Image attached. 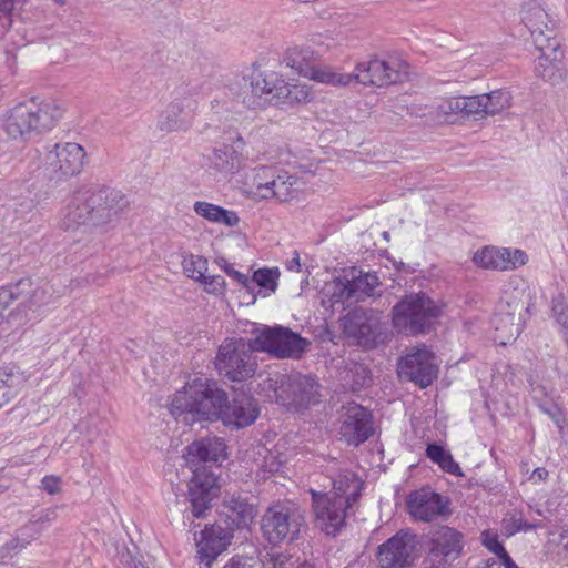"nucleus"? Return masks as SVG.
Returning a JSON list of instances; mask_svg holds the SVG:
<instances>
[{
	"label": "nucleus",
	"instance_id": "f257e3e1",
	"mask_svg": "<svg viewBox=\"0 0 568 568\" xmlns=\"http://www.w3.org/2000/svg\"><path fill=\"white\" fill-rule=\"evenodd\" d=\"M128 205L123 193L108 186H82L61 211V227L91 232L110 224Z\"/></svg>",
	"mask_w": 568,
	"mask_h": 568
},
{
	"label": "nucleus",
	"instance_id": "f03ea898",
	"mask_svg": "<svg viewBox=\"0 0 568 568\" xmlns=\"http://www.w3.org/2000/svg\"><path fill=\"white\" fill-rule=\"evenodd\" d=\"M221 515L226 526H205L196 539L200 568H212L216 558L227 549L234 538V528L247 527L256 516V508L247 499H224Z\"/></svg>",
	"mask_w": 568,
	"mask_h": 568
},
{
	"label": "nucleus",
	"instance_id": "7ed1b4c3",
	"mask_svg": "<svg viewBox=\"0 0 568 568\" xmlns=\"http://www.w3.org/2000/svg\"><path fill=\"white\" fill-rule=\"evenodd\" d=\"M63 115V109L54 100L20 102L3 118L2 128L9 139L26 143L52 130Z\"/></svg>",
	"mask_w": 568,
	"mask_h": 568
},
{
	"label": "nucleus",
	"instance_id": "20e7f679",
	"mask_svg": "<svg viewBox=\"0 0 568 568\" xmlns=\"http://www.w3.org/2000/svg\"><path fill=\"white\" fill-rule=\"evenodd\" d=\"M225 400L226 393L216 382L196 377L174 395L171 413L186 424L196 419H220Z\"/></svg>",
	"mask_w": 568,
	"mask_h": 568
},
{
	"label": "nucleus",
	"instance_id": "39448f33",
	"mask_svg": "<svg viewBox=\"0 0 568 568\" xmlns=\"http://www.w3.org/2000/svg\"><path fill=\"white\" fill-rule=\"evenodd\" d=\"M439 315V307L424 293L405 295L393 307V325L405 335L425 332Z\"/></svg>",
	"mask_w": 568,
	"mask_h": 568
},
{
	"label": "nucleus",
	"instance_id": "423d86ee",
	"mask_svg": "<svg viewBox=\"0 0 568 568\" xmlns=\"http://www.w3.org/2000/svg\"><path fill=\"white\" fill-rule=\"evenodd\" d=\"M253 347V338L225 339L219 347L215 367L220 375L233 382H244L254 376L257 361Z\"/></svg>",
	"mask_w": 568,
	"mask_h": 568
},
{
	"label": "nucleus",
	"instance_id": "0eeeda50",
	"mask_svg": "<svg viewBox=\"0 0 568 568\" xmlns=\"http://www.w3.org/2000/svg\"><path fill=\"white\" fill-rule=\"evenodd\" d=\"M284 82V78L275 71L254 69L239 82L235 98L248 109H263L267 104H275Z\"/></svg>",
	"mask_w": 568,
	"mask_h": 568
},
{
	"label": "nucleus",
	"instance_id": "6e6552de",
	"mask_svg": "<svg viewBox=\"0 0 568 568\" xmlns=\"http://www.w3.org/2000/svg\"><path fill=\"white\" fill-rule=\"evenodd\" d=\"M305 526L304 513L282 504L267 508L261 521V529L270 544L293 542L300 538Z\"/></svg>",
	"mask_w": 568,
	"mask_h": 568
},
{
	"label": "nucleus",
	"instance_id": "1a4fd4ad",
	"mask_svg": "<svg viewBox=\"0 0 568 568\" xmlns=\"http://www.w3.org/2000/svg\"><path fill=\"white\" fill-rule=\"evenodd\" d=\"M310 342L291 328L275 325L258 331L253 338V347L274 358H301Z\"/></svg>",
	"mask_w": 568,
	"mask_h": 568
},
{
	"label": "nucleus",
	"instance_id": "9d476101",
	"mask_svg": "<svg viewBox=\"0 0 568 568\" xmlns=\"http://www.w3.org/2000/svg\"><path fill=\"white\" fill-rule=\"evenodd\" d=\"M87 153L73 142L57 143L45 153L43 175L55 183L79 174L84 165Z\"/></svg>",
	"mask_w": 568,
	"mask_h": 568
},
{
	"label": "nucleus",
	"instance_id": "9b49d317",
	"mask_svg": "<svg viewBox=\"0 0 568 568\" xmlns=\"http://www.w3.org/2000/svg\"><path fill=\"white\" fill-rule=\"evenodd\" d=\"M352 74L353 81L357 83L385 87L402 82L408 74V64L394 57L388 60L372 59L357 63Z\"/></svg>",
	"mask_w": 568,
	"mask_h": 568
},
{
	"label": "nucleus",
	"instance_id": "f8f14e48",
	"mask_svg": "<svg viewBox=\"0 0 568 568\" xmlns=\"http://www.w3.org/2000/svg\"><path fill=\"white\" fill-rule=\"evenodd\" d=\"M265 383L274 388L276 400H290L298 407H307L318 400L320 384L310 375L294 374L281 378V382L267 378Z\"/></svg>",
	"mask_w": 568,
	"mask_h": 568
},
{
	"label": "nucleus",
	"instance_id": "ddd939ff",
	"mask_svg": "<svg viewBox=\"0 0 568 568\" xmlns=\"http://www.w3.org/2000/svg\"><path fill=\"white\" fill-rule=\"evenodd\" d=\"M417 546V535L402 529L383 542L377 550V561L382 568H405L413 564Z\"/></svg>",
	"mask_w": 568,
	"mask_h": 568
},
{
	"label": "nucleus",
	"instance_id": "4468645a",
	"mask_svg": "<svg viewBox=\"0 0 568 568\" xmlns=\"http://www.w3.org/2000/svg\"><path fill=\"white\" fill-rule=\"evenodd\" d=\"M339 435L348 444L358 446L374 433L371 412L354 402L342 406Z\"/></svg>",
	"mask_w": 568,
	"mask_h": 568
},
{
	"label": "nucleus",
	"instance_id": "2eb2a0df",
	"mask_svg": "<svg viewBox=\"0 0 568 568\" xmlns=\"http://www.w3.org/2000/svg\"><path fill=\"white\" fill-rule=\"evenodd\" d=\"M184 93V90H179L175 99L160 113L156 123L160 131L166 133L186 131L192 125L197 101Z\"/></svg>",
	"mask_w": 568,
	"mask_h": 568
},
{
	"label": "nucleus",
	"instance_id": "dca6fc26",
	"mask_svg": "<svg viewBox=\"0 0 568 568\" xmlns=\"http://www.w3.org/2000/svg\"><path fill=\"white\" fill-rule=\"evenodd\" d=\"M435 356L426 348H417L399 362V374L425 388L437 377Z\"/></svg>",
	"mask_w": 568,
	"mask_h": 568
},
{
	"label": "nucleus",
	"instance_id": "f3484780",
	"mask_svg": "<svg viewBox=\"0 0 568 568\" xmlns=\"http://www.w3.org/2000/svg\"><path fill=\"white\" fill-rule=\"evenodd\" d=\"M521 22L530 32L536 48H542L556 38L555 22L537 0H530L523 6Z\"/></svg>",
	"mask_w": 568,
	"mask_h": 568
},
{
	"label": "nucleus",
	"instance_id": "a211bd4d",
	"mask_svg": "<svg viewBox=\"0 0 568 568\" xmlns=\"http://www.w3.org/2000/svg\"><path fill=\"white\" fill-rule=\"evenodd\" d=\"M536 49L540 54L535 60V75L551 85L561 83L567 72L559 40L547 42L545 47Z\"/></svg>",
	"mask_w": 568,
	"mask_h": 568
},
{
	"label": "nucleus",
	"instance_id": "6ab92c4d",
	"mask_svg": "<svg viewBox=\"0 0 568 568\" xmlns=\"http://www.w3.org/2000/svg\"><path fill=\"white\" fill-rule=\"evenodd\" d=\"M344 332L364 347H374L381 336L379 321L372 313L354 310L343 320Z\"/></svg>",
	"mask_w": 568,
	"mask_h": 568
},
{
	"label": "nucleus",
	"instance_id": "aec40b11",
	"mask_svg": "<svg viewBox=\"0 0 568 568\" xmlns=\"http://www.w3.org/2000/svg\"><path fill=\"white\" fill-rule=\"evenodd\" d=\"M316 524L328 536H335L344 526L346 509L351 500L357 499H312Z\"/></svg>",
	"mask_w": 568,
	"mask_h": 568
},
{
	"label": "nucleus",
	"instance_id": "412c9836",
	"mask_svg": "<svg viewBox=\"0 0 568 568\" xmlns=\"http://www.w3.org/2000/svg\"><path fill=\"white\" fill-rule=\"evenodd\" d=\"M226 445L220 437H204L192 442L185 447L184 459L191 467L199 464L220 465L226 458Z\"/></svg>",
	"mask_w": 568,
	"mask_h": 568
},
{
	"label": "nucleus",
	"instance_id": "4be33fe9",
	"mask_svg": "<svg viewBox=\"0 0 568 568\" xmlns=\"http://www.w3.org/2000/svg\"><path fill=\"white\" fill-rule=\"evenodd\" d=\"M260 410L256 400L244 393L236 394L232 402H224L221 420L226 425L243 428L252 425L258 417Z\"/></svg>",
	"mask_w": 568,
	"mask_h": 568
},
{
	"label": "nucleus",
	"instance_id": "5701e85b",
	"mask_svg": "<svg viewBox=\"0 0 568 568\" xmlns=\"http://www.w3.org/2000/svg\"><path fill=\"white\" fill-rule=\"evenodd\" d=\"M30 278H21L14 284L0 287V324L4 318V311L13 301H19V307H33L39 305L44 292L33 288Z\"/></svg>",
	"mask_w": 568,
	"mask_h": 568
},
{
	"label": "nucleus",
	"instance_id": "b1692460",
	"mask_svg": "<svg viewBox=\"0 0 568 568\" xmlns=\"http://www.w3.org/2000/svg\"><path fill=\"white\" fill-rule=\"evenodd\" d=\"M231 144L215 146L209 155L211 168L223 173H232L240 169L243 160L245 141L241 135L231 138Z\"/></svg>",
	"mask_w": 568,
	"mask_h": 568
},
{
	"label": "nucleus",
	"instance_id": "393cba45",
	"mask_svg": "<svg viewBox=\"0 0 568 568\" xmlns=\"http://www.w3.org/2000/svg\"><path fill=\"white\" fill-rule=\"evenodd\" d=\"M406 508L415 520L424 523L450 515L449 499H406Z\"/></svg>",
	"mask_w": 568,
	"mask_h": 568
},
{
	"label": "nucleus",
	"instance_id": "a878e982",
	"mask_svg": "<svg viewBox=\"0 0 568 568\" xmlns=\"http://www.w3.org/2000/svg\"><path fill=\"white\" fill-rule=\"evenodd\" d=\"M462 537L457 530L442 527L434 535L429 551L453 562L462 552Z\"/></svg>",
	"mask_w": 568,
	"mask_h": 568
},
{
	"label": "nucleus",
	"instance_id": "bb28decb",
	"mask_svg": "<svg viewBox=\"0 0 568 568\" xmlns=\"http://www.w3.org/2000/svg\"><path fill=\"white\" fill-rule=\"evenodd\" d=\"M301 182L297 176L290 174L287 171L278 169L275 173L274 181H267V190L272 194L260 200L276 199L280 202H286L296 196Z\"/></svg>",
	"mask_w": 568,
	"mask_h": 568
},
{
	"label": "nucleus",
	"instance_id": "cd10ccee",
	"mask_svg": "<svg viewBox=\"0 0 568 568\" xmlns=\"http://www.w3.org/2000/svg\"><path fill=\"white\" fill-rule=\"evenodd\" d=\"M190 497H219L217 477L205 468L195 467L189 484Z\"/></svg>",
	"mask_w": 568,
	"mask_h": 568
},
{
	"label": "nucleus",
	"instance_id": "c85d7f7f",
	"mask_svg": "<svg viewBox=\"0 0 568 568\" xmlns=\"http://www.w3.org/2000/svg\"><path fill=\"white\" fill-rule=\"evenodd\" d=\"M312 100V91L308 84L300 81H285L282 85L281 95L275 100V105L293 106L300 103H306Z\"/></svg>",
	"mask_w": 568,
	"mask_h": 568
},
{
	"label": "nucleus",
	"instance_id": "c756f323",
	"mask_svg": "<svg viewBox=\"0 0 568 568\" xmlns=\"http://www.w3.org/2000/svg\"><path fill=\"white\" fill-rule=\"evenodd\" d=\"M193 209L199 216L212 223H219L226 226H235L240 221L236 212L225 210L219 205L205 201L195 202Z\"/></svg>",
	"mask_w": 568,
	"mask_h": 568
},
{
	"label": "nucleus",
	"instance_id": "7c9ffc66",
	"mask_svg": "<svg viewBox=\"0 0 568 568\" xmlns=\"http://www.w3.org/2000/svg\"><path fill=\"white\" fill-rule=\"evenodd\" d=\"M348 275V281L353 290L354 301L358 302L365 297L373 296L376 288L381 285L379 278L376 273L352 270Z\"/></svg>",
	"mask_w": 568,
	"mask_h": 568
},
{
	"label": "nucleus",
	"instance_id": "2f4dec72",
	"mask_svg": "<svg viewBox=\"0 0 568 568\" xmlns=\"http://www.w3.org/2000/svg\"><path fill=\"white\" fill-rule=\"evenodd\" d=\"M286 67L307 78L315 65L313 52L308 48H291L284 55Z\"/></svg>",
	"mask_w": 568,
	"mask_h": 568
},
{
	"label": "nucleus",
	"instance_id": "473e14b6",
	"mask_svg": "<svg viewBox=\"0 0 568 568\" xmlns=\"http://www.w3.org/2000/svg\"><path fill=\"white\" fill-rule=\"evenodd\" d=\"M364 483L352 471L338 474L333 479V497H359Z\"/></svg>",
	"mask_w": 568,
	"mask_h": 568
},
{
	"label": "nucleus",
	"instance_id": "72a5a7b5",
	"mask_svg": "<svg viewBox=\"0 0 568 568\" xmlns=\"http://www.w3.org/2000/svg\"><path fill=\"white\" fill-rule=\"evenodd\" d=\"M324 294L329 297L332 307L336 304H345L354 301L348 275L339 276L332 283L326 284L324 287Z\"/></svg>",
	"mask_w": 568,
	"mask_h": 568
},
{
	"label": "nucleus",
	"instance_id": "f704fd0d",
	"mask_svg": "<svg viewBox=\"0 0 568 568\" xmlns=\"http://www.w3.org/2000/svg\"><path fill=\"white\" fill-rule=\"evenodd\" d=\"M307 78L313 81L334 87L347 85L353 81V74L339 73L332 67L316 63Z\"/></svg>",
	"mask_w": 568,
	"mask_h": 568
},
{
	"label": "nucleus",
	"instance_id": "c9c22d12",
	"mask_svg": "<svg viewBox=\"0 0 568 568\" xmlns=\"http://www.w3.org/2000/svg\"><path fill=\"white\" fill-rule=\"evenodd\" d=\"M530 510H534L538 516L549 521H562L568 503L561 508L558 499H530L528 503Z\"/></svg>",
	"mask_w": 568,
	"mask_h": 568
},
{
	"label": "nucleus",
	"instance_id": "e433bc0d",
	"mask_svg": "<svg viewBox=\"0 0 568 568\" xmlns=\"http://www.w3.org/2000/svg\"><path fill=\"white\" fill-rule=\"evenodd\" d=\"M473 262L481 268L493 271H504L506 266L503 257V247L485 246L474 254Z\"/></svg>",
	"mask_w": 568,
	"mask_h": 568
},
{
	"label": "nucleus",
	"instance_id": "4c0bfd02",
	"mask_svg": "<svg viewBox=\"0 0 568 568\" xmlns=\"http://www.w3.org/2000/svg\"><path fill=\"white\" fill-rule=\"evenodd\" d=\"M483 545L493 554L496 555V562L500 567L505 568H517L516 562L510 558L503 544L499 541V536L493 530H485L481 532Z\"/></svg>",
	"mask_w": 568,
	"mask_h": 568
},
{
	"label": "nucleus",
	"instance_id": "58836bf2",
	"mask_svg": "<svg viewBox=\"0 0 568 568\" xmlns=\"http://www.w3.org/2000/svg\"><path fill=\"white\" fill-rule=\"evenodd\" d=\"M280 277L278 268H260L253 273V276L248 277L246 283L247 291H254L255 286L267 291L268 294L274 293L277 288V280Z\"/></svg>",
	"mask_w": 568,
	"mask_h": 568
},
{
	"label": "nucleus",
	"instance_id": "ea45409f",
	"mask_svg": "<svg viewBox=\"0 0 568 568\" xmlns=\"http://www.w3.org/2000/svg\"><path fill=\"white\" fill-rule=\"evenodd\" d=\"M277 168L274 166H260L254 169L251 184V193L255 197H266L271 194L266 187L267 181H274Z\"/></svg>",
	"mask_w": 568,
	"mask_h": 568
},
{
	"label": "nucleus",
	"instance_id": "a19ab883",
	"mask_svg": "<svg viewBox=\"0 0 568 568\" xmlns=\"http://www.w3.org/2000/svg\"><path fill=\"white\" fill-rule=\"evenodd\" d=\"M481 95L487 116L500 113L510 106L511 95L506 90H495Z\"/></svg>",
	"mask_w": 568,
	"mask_h": 568
},
{
	"label": "nucleus",
	"instance_id": "79ce46f5",
	"mask_svg": "<svg viewBox=\"0 0 568 568\" xmlns=\"http://www.w3.org/2000/svg\"><path fill=\"white\" fill-rule=\"evenodd\" d=\"M300 558L295 557L288 550H281L272 547L264 556L263 562L268 568H295Z\"/></svg>",
	"mask_w": 568,
	"mask_h": 568
},
{
	"label": "nucleus",
	"instance_id": "37998d69",
	"mask_svg": "<svg viewBox=\"0 0 568 568\" xmlns=\"http://www.w3.org/2000/svg\"><path fill=\"white\" fill-rule=\"evenodd\" d=\"M41 531V527L38 521H31L18 530L17 536L10 540L6 547L9 550H19L26 547L32 539H36Z\"/></svg>",
	"mask_w": 568,
	"mask_h": 568
},
{
	"label": "nucleus",
	"instance_id": "c03bdc74",
	"mask_svg": "<svg viewBox=\"0 0 568 568\" xmlns=\"http://www.w3.org/2000/svg\"><path fill=\"white\" fill-rule=\"evenodd\" d=\"M184 274L195 281L205 278V272L207 270V261L200 255H190L182 262Z\"/></svg>",
	"mask_w": 568,
	"mask_h": 568
},
{
	"label": "nucleus",
	"instance_id": "a18cd8bd",
	"mask_svg": "<svg viewBox=\"0 0 568 568\" xmlns=\"http://www.w3.org/2000/svg\"><path fill=\"white\" fill-rule=\"evenodd\" d=\"M464 118H474L480 120L487 116L484 103V97L481 94L474 97H463Z\"/></svg>",
	"mask_w": 568,
	"mask_h": 568
},
{
	"label": "nucleus",
	"instance_id": "49530a36",
	"mask_svg": "<svg viewBox=\"0 0 568 568\" xmlns=\"http://www.w3.org/2000/svg\"><path fill=\"white\" fill-rule=\"evenodd\" d=\"M503 257L506 264L504 271L518 268L519 266L525 265L528 260L526 252L523 250H511L507 247H503Z\"/></svg>",
	"mask_w": 568,
	"mask_h": 568
},
{
	"label": "nucleus",
	"instance_id": "de8ad7c7",
	"mask_svg": "<svg viewBox=\"0 0 568 568\" xmlns=\"http://www.w3.org/2000/svg\"><path fill=\"white\" fill-rule=\"evenodd\" d=\"M495 323H496V329L497 331H501L504 328H506V326H508L509 324V327H508V339H516L520 332H521V323H520V320L518 318V322L517 323H514V315L511 314H506V315H498L496 318H495Z\"/></svg>",
	"mask_w": 568,
	"mask_h": 568
},
{
	"label": "nucleus",
	"instance_id": "09e8293b",
	"mask_svg": "<svg viewBox=\"0 0 568 568\" xmlns=\"http://www.w3.org/2000/svg\"><path fill=\"white\" fill-rule=\"evenodd\" d=\"M465 104H463V97H454L443 101L438 105V111L443 115H456L464 118Z\"/></svg>",
	"mask_w": 568,
	"mask_h": 568
},
{
	"label": "nucleus",
	"instance_id": "8fccbe9b",
	"mask_svg": "<svg viewBox=\"0 0 568 568\" xmlns=\"http://www.w3.org/2000/svg\"><path fill=\"white\" fill-rule=\"evenodd\" d=\"M260 560L254 556L235 555L223 568H258Z\"/></svg>",
	"mask_w": 568,
	"mask_h": 568
},
{
	"label": "nucleus",
	"instance_id": "3c124183",
	"mask_svg": "<svg viewBox=\"0 0 568 568\" xmlns=\"http://www.w3.org/2000/svg\"><path fill=\"white\" fill-rule=\"evenodd\" d=\"M552 315L557 323L562 326V329H568V305L562 298H555L552 301Z\"/></svg>",
	"mask_w": 568,
	"mask_h": 568
},
{
	"label": "nucleus",
	"instance_id": "603ef678",
	"mask_svg": "<svg viewBox=\"0 0 568 568\" xmlns=\"http://www.w3.org/2000/svg\"><path fill=\"white\" fill-rule=\"evenodd\" d=\"M538 525H532V524H528V523H521V518H515V517H511L510 519H504L503 521V529H504V534L506 536H513L515 532L519 531V530H529V529H532L535 527H537Z\"/></svg>",
	"mask_w": 568,
	"mask_h": 568
},
{
	"label": "nucleus",
	"instance_id": "864d4df0",
	"mask_svg": "<svg viewBox=\"0 0 568 568\" xmlns=\"http://www.w3.org/2000/svg\"><path fill=\"white\" fill-rule=\"evenodd\" d=\"M212 499H190V507L185 509L186 511H191L194 518H205L207 511L211 509Z\"/></svg>",
	"mask_w": 568,
	"mask_h": 568
},
{
	"label": "nucleus",
	"instance_id": "5fc2aeb1",
	"mask_svg": "<svg viewBox=\"0 0 568 568\" xmlns=\"http://www.w3.org/2000/svg\"><path fill=\"white\" fill-rule=\"evenodd\" d=\"M217 265L232 278H234L237 283H240L243 287H246V283H248V276L236 271L232 264H230L224 257H220L216 260Z\"/></svg>",
	"mask_w": 568,
	"mask_h": 568
},
{
	"label": "nucleus",
	"instance_id": "6e6d98bb",
	"mask_svg": "<svg viewBox=\"0 0 568 568\" xmlns=\"http://www.w3.org/2000/svg\"><path fill=\"white\" fill-rule=\"evenodd\" d=\"M204 284L205 291L215 295L222 294L225 288V281L221 275L205 276L201 278Z\"/></svg>",
	"mask_w": 568,
	"mask_h": 568
},
{
	"label": "nucleus",
	"instance_id": "4d7b16f0",
	"mask_svg": "<svg viewBox=\"0 0 568 568\" xmlns=\"http://www.w3.org/2000/svg\"><path fill=\"white\" fill-rule=\"evenodd\" d=\"M42 488L43 490L49 495H58L62 494V480L58 476H45L42 481Z\"/></svg>",
	"mask_w": 568,
	"mask_h": 568
},
{
	"label": "nucleus",
	"instance_id": "13d9d810",
	"mask_svg": "<svg viewBox=\"0 0 568 568\" xmlns=\"http://www.w3.org/2000/svg\"><path fill=\"white\" fill-rule=\"evenodd\" d=\"M449 454L442 445L432 443L426 447V456L435 464H440Z\"/></svg>",
	"mask_w": 568,
	"mask_h": 568
},
{
	"label": "nucleus",
	"instance_id": "bf43d9fd",
	"mask_svg": "<svg viewBox=\"0 0 568 568\" xmlns=\"http://www.w3.org/2000/svg\"><path fill=\"white\" fill-rule=\"evenodd\" d=\"M23 3L24 0H0V19H7L10 24L13 11Z\"/></svg>",
	"mask_w": 568,
	"mask_h": 568
},
{
	"label": "nucleus",
	"instance_id": "052dcab7",
	"mask_svg": "<svg viewBox=\"0 0 568 568\" xmlns=\"http://www.w3.org/2000/svg\"><path fill=\"white\" fill-rule=\"evenodd\" d=\"M452 564L450 560L439 557L438 555L428 551L423 561V568H446Z\"/></svg>",
	"mask_w": 568,
	"mask_h": 568
},
{
	"label": "nucleus",
	"instance_id": "680f3d73",
	"mask_svg": "<svg viewBox=\"0 0 568 568\" xmlns=\"http://www.w3.org/2000/svg\"><path fill=\"white\" fill-rule=\"evenodd\" d=\"M438 466L446 473L456 475V476H463L462 469L459 465L453 459L452 454L449 453L446 458L438 464Z\"/></svg>",
	"mask_w": 568,
	"mask_h": 568
},
{
	"label": "nucleus",
	"instance_id": "e2e57ef3",
	"mask_svg": "<svg viewBox=\"0 0 568 568\" xmlns=\"http://www.w3.org/2000/svg\"><path fill=\"white\" fill-rule=\"evenodd\" d=\"M3 376L9 377L8 374L0 371V408L10 400L11 388L8 385V381Z\"/></svg>",
	"mask_w": 568,
	"mask_h": 568
},
{
	"label": "nucleus",
	"instance_id": "0e129e2a",
	"mask_svg": "<svg viewBox=\"0 0 568 568\" xmlns=\"http://www.w3.org/2000/svg\"><path fill=\"white\" fill-rule=\"evenodd\" d=\"M547 477H548V470L544 467H538L531 473V475L529 476V480L532 484H538V483L546 480Z\"/></svg>",
	"mask_w": 568,
	"mask_h": 568
},
{
	"label": "nucleus",
	"instance_id": "69168bd1",
	"mask_svg": "<svg viewBox=\"0 0 568 568\" xmlns=\"http://www.w3.org/2000/svg\"><path fill=\"white\" fill-rule=\"evenodd\" d=\"M286 267L290 271L300 272V270H301L300 255L296 251L294 252L293 258L287 261Z\"/></svg>",
	"mask_w": 568,
	"mask_h": 568
},
{
	"label": "nucleus",
	"instance_id": "338daca9",
	"mask_svg": "<svg viewBox=\"0 0 568 568\" xmlns=\"http://www.w3.org/2000/svg\"><path fill=\"white\" fill-rule=\"evenodd\" d=\"M407 497H432V498H435V497H442L438 493H435V491H426V490H422V493L417 491V490H414L412 493H409V495Z\"/></svg>",
	"mask_w": 568,
	"mask_h": 568
},
{
	"label": "nucleus",
	"instance_id": "774afa93",
	"mask_svg": "<svg viewBox=\"0 0 568 568\" xmlns=\"http://www.w3.org/2000/svg\"><path fill=\"white\" fill-rule=\"evenodd\" d=\"M545 412L551 417V419L556 424H559V422H560V418H559L560 410H559V408L557 406H552L549 409H545Z\"/></svg>",
	"mask_w": 568,
	"mask_h": 568
}]
</instances>
